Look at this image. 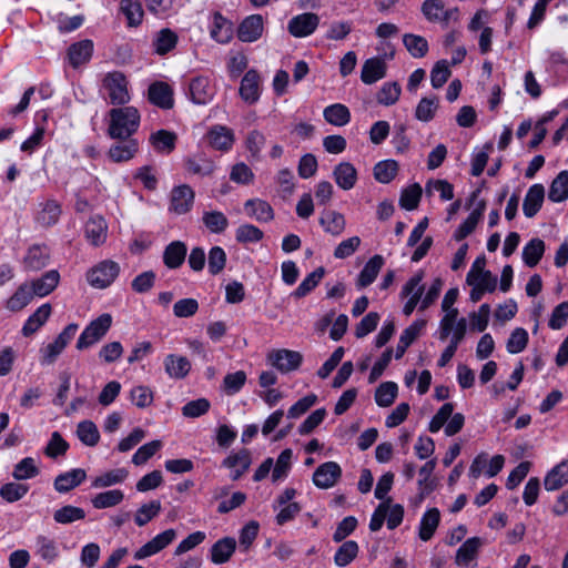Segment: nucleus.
<instances>
[{"mask_svg":"<svg viewBox=\"0 0 568 568\" xmlns=\"http://www.w3.org/2000/svg\"><path fill=\"white\" fill-rule=\"evenodd\" d=\"M108 133L112 139L124 140L140 126V112L135 106L113 108L109 111Z\"/></svg>","mask_w":568,"mask_h":568,"instance_id":"f257e3e1","label":"nucleus"},{"mask_svg":"<svg viewBox=\"0 0 568 568\" xmlns=\"http://www.w3.org/2000/svg\"><path fill=\"white\" fill-rule=\"evenodd\" d=\"M101 93L113 105H125L131 100L129 81L120 71L108 72L103 77Z\"/></svg>","mask_w":568,"mask_h":568,"instance_id":"f03ea898","label":"nucleus"},{"mask_svg":"<svg viewBox=\"0 0 568 568\" xmlns=\"http://www.w3.org/2000/svg\"><path fill=\"white\" fill-rule=\"evenodd\" d=\"M454 404L445 403L433 416L428 424V430L438 433L443 427L446 436L458 434L465 424V416L462 413L454 414Z\"/></svg>","mask_w":568,"mask_h":568,"instance_id":"7ed1b4c3","label":"nucleus"},{"mask_svg":"<svg viewBox=\"0 0 568 568\" xmlns=\"http://www.w3.org/2000/svg\"><path fill=\"white\" fill-rule=\"evenodd\" d=\"M119 273L120 265L116 262L103 260L88 270L85 278L93 288L103 290L115 281Z\"/></svg>","mask_w":568,"mask_h":568,"instance_id":"20e7f679","label":"nucleus"},{"mask_svg":"<svg viewBox=\"0 0 568 568\" xmlns=\"http://www.w3.org/2000/svg\"><path fill=\"white\" fill-rule=\"evenodd\" d=\"M78 331L77 324H69L55 337L53 342L40 348V363L41 365H52L58 357L62 354L64 348L70 344Z\"/></svg>","mask_w":568,"mask_h":568,"instance_id":"39448f33","label":"nucleus"},{"mask_svg":"<svg viewBox=\"0 0 568 568\" xmlns=\"http://www.w3.org/2000/svg\"><path fill=\"white\" fill-rule=\"evenodd\" d=\"M112 316L104 313L91 321L80 334L77 341L78 349H85L98 343L110 329Z\"/></svg>","mask_w":568,"mask_h":568,"instance_id":"423d86ee","label":"nucleus"},{"mask_svg":"<svg viewBox=\"0 0 568 568\" xmlns=\"http://www.w3.org/2000/svg\"><path fill=\"white\" fill-rule=\"evenodd\" d=\"M423 277V273L418 272L409 277L402 287L400 297L406 298V302L403 306V313L406 316L412 315L415 308L420 305V301L423 300V294L425 291Z\"/></svg>","mask_w":568,"mask_h":568,"instance_id":"0eeeda50","label":"nucleus"},{"mask_svg":"<svg viewBox=\"0 0 568 568\" xmlns=\"http://www.w3.org/2000/svg\"><path fill=\"white\" fill-rule=\"evenodd\" d=\"M422 12L428 21L439 22L444 26L459 20V10L457 8L446 9L442 0H425L422 4Z\"/></svg>","mask_w":568,"mask_h":568,"instance_id":"6e6552de","label":"nucleus"},{"mask_svg":"<svg viewBox=\"0 0 568 568\" xmlns=\"http://www.w3.org/2000/svg\"><path fill=\"white\" fill-rule=\"evenodd\" d=\"M216 93L213 80L206 75H196L189 82L187 94L195 104H207Z\"/></svg>","mask_w":568,"mask_h":568,"instance_id":"1a4fd4ad","label":"nucleus"},{"mask_svg":"<svg viewBox=\"0 0 568 568\" xmlns=\"http://www.w3.org/2000/svg\"><path fill=\"white\" fill-rule=\"evenodd\" d=\"M302 361L300 352L286 348L273 349L267 354V362L283 374L297 369Z\"/></svg>","mask_w":568,"mask_h":568,"instance_id":"9d476101","label":"nucleus"},{"mask_svg":"<svg viewBox=\"0 0 568 568\" xmlns=\"http://www.w3.org/2000/svg\"><path fill=\"white\" fill-rule=\"evenodd\" d=\"M320 26V17L313 12H304L294 16L287 23V31L294 38L312 36Z\"/></svg>","mask_w":568,"mask_h":568,"instance_id":"9b49d317","label":"nucleus"},{"mask_svg":"<svg viewBox=\"0 0 568 568\" xmlns=\"http://www.w3.org/2000/svg\"><path fill=\"white\" fill-rule=\"evenodd\" d=\"M175 538L176 531L172 528L158 534L155 537H153L151 540H149L134 552V559L142 560L153 555H156L158 552L166 548Z\"/></svg>","mask_w":568,"mask_h":568,"instance_id":"f8f14e48","label":"nucleus"},{"mask_svg":"<svg viewBox=\"0 0 568 568\" xmlns=\"http://www.w3.org/2000/svg\"><path fill=\"white\" fill-rule=\"evenodd\" d=\"M341 476V466L336 462H326L315 469L313 484L320 489H328L336 485Z\"/></svg>","mask_w":568,"mask_h":568,"instance_id":"ddd939ff","label":"nucleus"},{"mask_svg":"<svg viewBox=\"0 0 568 568\" xmlns=\"http://www.w3.org/2000/svg\"><path fill=\"white\" fill-rule=\"evenodd\" d=\"M194 191L186 184L173 187L170 197V211L175 214L187 213L194 203Z\"/></svg>","mask_w":568,"mask_h":568,"instance_id":"4468645a","label":"nucleus"},{"mask_svg":"<svg viewBox=\"0 0 568 568\" xmlns=\"http://www.w3.org/2000/svg\"><path fill=\"white\" fill-rule=\"evenodd\" d=\"M264 31V19L261 14L246 17L237 28V37L243 42L257 41Z\"/></svg>","mask_w":568,"mask_h":568,"instance_id":"2eb2a0df","label":"nucleus"},{"mask_svg":"<svg viewBox=\"0 0 568 568\" xmlns=\"http://www.w3.org/2000/svg\"><path fill=\"white\" fill-rule=\"evenodd\" d=\"M251 463L250 452L247 449H241L239 452H231L222 462V466L231 470V478L233 480H237L250 468Z\"/></svg>","mask_w":568,"mask_h":568,"instance_id":"dca6fc26","label":"nucleus"},{"mask_svg":"<svg viewBox=\"0 0 568 568\" xmlns=\"http://www.w3.org/2000/svg\"><path fill=\"white\" fill-rule=\"evenodd\" d=\"M84 236L92 246H101L108 237V224L101 215L91 216L84 226Z\"/></svg>","mask_w":568,"mask_h":568,"instance_id":"f3484780","label":"nucleus"},{"mask_svg":"<svg viewBox=\"0 0 568 568\" xmlns=\"http://www.w3.org/2000/svg\"><path fill=\"white\" fill-rule=\"evenodd\" d=\"M207 141L213 149L227 152L234 144V132L225 125H213L207 132Z\"/></svg>","mask_w":568,"mask_h":568,"instance_id":"a211bd4d","label":"nucleus"},{"mask_svg":"<svg viewBox=\"0 0 568 568\" xmlns=\"http://www.w3.org/2000/svg\"><path fill=\"white\" fill-rule=\"evenodd\" d=\"M148 99L149 101L161 108V109H171L173 106V90L172 88L162 81L153 82L148 90Z\"/></svg>","mask_w":568,"mask_h":568,"instance_id":"6ab92c4d","label":"nucleus"},{"mask_svg":"<svg viewBox=\"0 0 568 568\" xmlns=\"http://www.w3.org/2000/svg\"><path fill=\"white\" fill-rule=\"evenodd\" d=\"M260 84L261 79L257 71L248 70L244 74L239 90L242 100H244L248 104L255 103L261 95Z\"/></svg>","mask_w":568,"mask_h":568,"instance_id":"aec40b11","label":"nucleus"},{"mask_svg":"<svg viewBox=\"0 0 568 568\" xmlns=\"http://www.w3.org/2000/svg\"><path fill=\"white\" fill-rule=\"evenodd\" d=\"M484 541L480 537H470L466 539L456 551L455 562L457 566L468 567L476 560Z\"/></svg>","mask_w":568,"mask_h":568,"instance_id":"412c9836","label":"nucleus"},{"mask_svg":"<svg viewBox=\"0 0 568 568\" xmlns=\"http://www.w3.org/2000/svg\"><path fill=\"white\" fill-rule=\"evenodd\" d=\"M333 179L339 189L349 191L356 185L357 170L351 162L343 161L334 168Z\"/></svg>","mask_w":568,"mask_h":568,"instance_id":"4be33fe9","label":"nucleus"},{"mask_svg":"<svg viewBox=\"0 0 568 568\" xmlns=\"http://www.w3.org/2000/svg\"><path fill=\"white\" fill-rule=\"evenodd\" d=\"M233 23L223 17L220 12H215L212 17L210 34L216 42L225 44L233 38Z\"/></svg>","mask_w":568,"mask_h":568,"instance_id":"5701e85b","label":"nucleus"},{"mask_svg":"<svg viewBox=\"0 0 568 568\" xmlns=\"http://www.w3.org/2000/svg\"><path fill=\"white\" fill-rule=\"evenodd\" d=\"M52 307L49 303L39 306L24 322L21 334L29 337L37 333L49 320Z\"/></svg>","mask_w":568,"mask_h":568,"instance_id":"b1692460","label":"nucleus"},{"mask_svg":"<svg viewBox=\"0 0 568 568\" xmlns=\"http://www.w3.org/2000/svg\"><path fill=\"white\" fill-rule=\"evenodd\" d=\"M245 214L260 223H267L274 219V211L268 202L262 199H251L244 203Z\"/></svg>","mask_w":568,"mask_h":568,"instance_id":"393cba45","label":"nucleus"},{"mask_svg":"<svg viewBox=\"0 0 568 568\" xmlns=\"http://www.w3.org/2000/svg\"><path fill=\"white\" fill-rule=\"evenodd\" d=\"M191 362L187 357L178 355V354H169L164 358V369L169 377L174 379H183L185 378L191 371Z\"/></svg>","mask_w":568,"mask_h":568,"instance_id":"a878e982","label":"nucleus"},{"mask_svg":"<svg viewBox=\"0 0 568 568\" xmlns=\"http://www.w3.org/2000/svg\"><path fill=\"white\" fill-rule=\"evenodd\" d=\"M236 549V540L233 537H224L213 544L210 550L211 561L215 565L227 562Z\"/></svg>","mask_w":568,"mask_h":568,"instance_id":"bb28decb","label":"nucleus"},{"mask_svg":"<svg viewBox=\"0 0 568 568\" xmlns=\"http://www.w3.org/2000/svg\"><path fill=\"white\" fill-rule=\"evenodd\" d=\"M87 478V473L82 468H73L58 475L54 479V489L59 493H68L81 485Z\"/></svg>","mask_w":568,"mask_h":568,"instance_id":"cd10ccee","label":"nucleus"},{"mask_svg":"<svg viewBox=\"0 0 568 568\" xmlns=\"http://www.w3.org/2000/svg\"><path fill=\"white\" fill-rule=\"evenodd\" d=\"M568 484V458L554 466L545 476L544 486L548 491H555Z\"/></svg>","mask_w":568,"mask_h":568,"instance_id":"c85d7f7f","label":"nucleus"},{"mask_svg":"<svg viewBox=\"0 0 568 568\" xmlns=\"http://www.w3.org/2000/svg\"><path fill=\"white\" fill-rule=\"evenodd\" d=\"M93 42L89 39L81 40L71 44L68 49V59L73 68H78L87 62L93 53Z\"/></svg>","mask_w":568,"mask_h":568,"instance_id":"c756f323","label":"nucleus"},{"mask_svg":"<svg viewBox=\"0 0 568 568\" xmlns=\"http://www.w3.org/2000/svg\"><path fill=\"white\" fill-rule=\"evenodd\" d=\"M385 264V260L382 255H374L372 256L366 264L364 265L363 270L358 274L356 285L358 288H364L371 285L377 277L378 273L381 272L382 267Z\"/></svg>","mask_w":568,"mask_h":568,"instance_id":"7c9ffc66","label":"nucleus"},{"mask_svg":"<svg viewBox=\"0 0 568 568\" xmlns=\"http://www.w3.org/2000/svg\"><path fill=\"white\" fill-rule=\"evenodd\" d=\"M440 523V511L437 508L427 509L418 525V537L423 541H428L433 538Z\"/></svg>","mask_w":568,"mask_h":568,"instance_id":"2f4dec72","label":"nucleus"},{"mask_svg":"<svg viewBox=\"0 0 568 568\" xmlns=\"http://www.w3.org/2000/svg\"><path fill=\"white\" fill-rule=\"evenodd\" d=\"M60 274L55 270L48 271L40 278L32 281L29 286L34 296L44 297L58 286Z\"/></svg>","mask_w":568,"mask_h":568,"instance_id":"473e14b6","label":"nucleus"},{"mask_svg":"<svg viewBox=\"0 0 568 568\" xmlns=\"http://www.w3.org/2000/svg\"><path fill=\"white\" fill-rule=\"evenodd\" d=\"M320 224L323 230L333 235L339 236L346 227V220L344 215L334 210H325L320 217Z\"/></svg>","mask_w":568,"mask_h":568,"instance_id":"72a5a7b5","label":"nucleus"},{"mask_svg":"<svg viewBox=\"0 0 568 568\" xmlns=\"http://www.w3.org/2000/svg\"><path fill=\"white\" fill-rule=\"evenodd\" d=\"M545 199V187L541 184L531 185L524 199L523 211L525 216L532 217L540 210Z\"/></svg>","mask_w":568,"mask_h":568,"instance_id":"f704fd0d","label":"nucleus"},{"mask_svg":"<svg viewBox=\"0 0 568 568\" xmlns=\"http://www.w3.org/2000/svg\"><path fill=\"white\" fill-rule=\"evenodd\" d=\"M49 257L50 252L47 246L32 245L23 258V265L29 271H39L47 266Z\"/></svg>","mask_w":568,"mask_h":568,"instance_id":"c9c22d12","label":"nucleus"},{"mask_svg":"<svg viewBox=\"0 0 568 568\" xmlns=\"http://www.w3.org/2000/svg\"><path fill=\"white\" fill-rule=\"evenodd\" d=\"M386 75V63L379 58L367 59L361 72V80L365 84H373Z\"/></svg>","mask_w":568,"mask_h":568,"instance_id":"e433bc0d","label":"nucleus"},{"mask_svg":"<svg viewBox=\"0 0 568 568\" xmlns=\"http://www.w3.org/2000/svg\"><path fill=\"white\" fill-rule=\"evenodd\" d=\"M436 467V460L430 459L426 462L418 470V496L423 500L435 489V481L433 479V473Z\"/></svg>","mask_w":568,"mask_h":568,"instance_id":"4c0bfd02","label":"nucleus"},{"mask_svg":"<svg viewBox=\"0 0 568 568\" xmlns=\"http://www.w3.org/2000/svg\"><path fill=\"white\" fill-rule=\"evenodd\" d=\"M176 134L168 130H158L150 135V143L155 152L170 154L175 149Z\"/></svg>","mask_w":568,"mask_h":568,"instance_id":"58836bf2","label":"nucleus"},{"mask_svg":"<svg viewBox=\"0 0 568 568\" xmlns=\"http://www.w3.org/2000/svg\"><path fill=\"white\" fill-rule=\"evenodd\" d=\"M36 554L44 561L51 564L60 556L59 545L53 538L39 535L36 538Z\"/></svg>","mask_w":568,"mask_h":568,"instance_id":"ea45409f","label":"nucleus"},{"mask_svg":"<svg viewBox=\"0 0 568 568\" xmlns=\"http://www.w3.org/2000/svg\"><path fill=\"white\" fill-rule=\"evenodd\" d=\"M425 326V321H415L408 327H406L399 337L396 346L395 358L399 359L404 356L409 345L419 336L420 332Z\"/></svg>","mask_w":568,"mask_h":568,"instance_id":"a19ab883","label":"nucleus"},{"mask_svg":"<svg viewBox=\"0 0 568 568\" xmlns=\"http://www.w3.org/2000/svg\"><path fill=\"white\" fill-rule=\"evenodd\" d=\"M186 245L181 241L171 242L164 250L163 262L169 268H178L186 257Z\"/></svg>","mask_w":568,"mask_h":568,"instance_id":"79ce46f5","label":"nucleus"},{"mask_svg":"<svg viewBox=\"0 0 568 568\" xmlns=\"http://www.w3.org/2000/svg\"><path fill=\"white\" fill-rule=\"evenodd\" d=\"M129 476L125 468H116L95 476L91 481L92 488H106L123 483Z\"/></svg>","mask_w":568,"mask_h":568,"instance_id":"37998d69","label":"nucleus"},{"mask_svg":"<svg viewBox=\"0 0 568 568\" xmlns=\"http://www.w3.org/2000/svg\"><path fill=\"white\" fill-rule=\"evenodd\" d=\"M139 151L136 140H129L125 143H118L109 149L108 156L115 163L128 162L134 158Z\"/></svg>","mask_w":568,"mask_h":568,"instance_id":"c03bdc74","label":"nucleus"},{"mask_svg":"<svg viewBox=\"0 0 568 568\" xmlns=\"http://www.w3.org/2000/svg\"><path fill=\"white\" fill-rule=\"evenodd\" d=\"M545 242L534 237L523 247V261L528 267H535L544 256Z\"/></svg>","mask_w":568,"mask_h":568,"instance_id":"a18cd8bd","label":"nucleus"},{"mask_svg":"<svg viewBox=\"0 0 568 568\" xmlns=\"http://www.w3.org/2000/svg\"><path fill=\"white\" fill-rule=\"evenodd\" d=\"M324 119L335 126H344L351 121L348 108L342 103H334L326 106L323 111Z\"/></svg>","mask_w":568,"mask_h":568,"instance_id":"49530a36","label":"nucleus"},{"mask_svg":"<svg viewBox=\"0 0 568 568\" xmlns=\"http://www.w3.org/2000/svg\"><path fill=\"white\" fill-rule=\"evenodd\" d=\"M203 225L213 234L223 233L229 226L226 215L221 211H204L202 215Z\"/></svg>","mask_w":568,"mask_h":568,"instance_id":"de8ad7c7","label":"nucleus"},{"mask_svg":"<svg viewBox=\"0 0 568 568\" xmlns=\"http://www.w3.org/2000/svg\"><path fill=\"white\" fill-rule=\"evenodd\" d=\"M548 199L551 202L560 203L568 199V171L564 170L552 180Z\"/></svg>","mask_w":568,"mask_h":568,"instance_id":"09e8293b","label":"nucleus"},{"mask_svg":"<svg viewBox=\"0 0 568 568\" xmlns=\"http://www.w3.org/2000/svg\"><path fill=\"white\" fill-rule=\"evenodd\" d=\"M124 499V494L121 489H110L97 494L92 499V506L95 509H105L120 505Z\"/></svg>","mask_w":568,"mask_h":568,"instance_id":"8fccbe9b","label":"nucleus"},{"mask_svg":"<svg viewBox=\"0 0 568 568\" xmlns=\"http://www.w3.org/2000/svg\"><path fill=\"white\" fill-rule=\"evenodd\" d=\"M33 293L28 283L20 285L13 295L7 301V308L12 312L21 311L33 298Z\"/></svg>","mask_w":568,"mask_h":568,"instance_id":"3c124183","label":"nucleus"},{"mask_svg":"<svg viewBox=\"0 0 568 568\" xmlns=\"http://www.w3.org/2000/svg\"><path fill=\"white\" fill-rule=\"evenodd\" d=\"M293 450L286 448L278 455L276 462L273 465L272 480L274 483L280 481L287 477L292 468Z\"/></svg>","mask_w":568,"mask_h":568,"instance_id":"603ef678","label":"nucleus"},{"mask_svg":"<svg viewBox=\"0 0 568 568\" xmlns=\"http://www.w3.org/2000/svg\"><path fill=\"white\" fill-rule=\"evenodd\" d=\"M84 518V509L72 505H65L53 513L54 521L61 525H69Z\"/></svg>","mask_w":568,"mask_h":568,"instance_id":"864d4df0","label":"nucleus"},{"mask_svg":"<svg viewBox=\"0 0 568 568\" xmlns=\"http://www.w3.org/2000/svg\"><path fill=\"white\" fill-rule=\"evenodd\" d=\"M358 544L354 540L343 542L334 555V562L338 567H346L358 555Z\"/></svg>","mask_w":568,"mask_h":568,"instance_id":"5fc2aeb1","label":"nucleus"},{"mask_svg":"<svg viewBox=\"0 0 568 568\" xmlns=\"http://www.w3.org/2000/svg\"><path fill=\"white\" fill-rule=\"evenodd\" d=\"M403 43L413 58H424L428 52V42L422 36L406 33Z\"/></svg>","mask_w":568,"mask_h":568,"instance_id":"6e6d98bb","label":"nucleus"},{"mask_svg":"<svg viewBox=\"0 0 568 568\" xmlns=\"http://www.w3.org/2000/svg\"><path fill=\"white\" fill-rule=\"evenodd\" d=\"M77 436L82 444L90 447L95 446L100 439L99 429L91 420H83L78 424Z\"/></svg>","mask_w":568,"mask_h":568,"instance_id":"4d7b16f0","label":"nucleus"},{"mask_svg":"<svg viewBox=\"0 0 568 568\" xmlns=\"http://www.w3.org/2000/svg\"><path fill=\"white\" fill-rule=\"evenodd\" d=\"M120 10L125 16L130 27L141 24L144 12L139 1L121 0Z\"/></svg>","mask_w":568,"mask_h":568,"instance_id":"13d9d810","label":"nucleus"},{"mask_svg":"<svg viewBox=\"0 0 568 568\" xmlns=\"http://www.w3.org/2000/svg\"><path fill=\"white\" fill-rule=\"evenodd\" d=\"M325 274L323 267H318L310 273L297 286V288L292 293L295 298H301L311 293L321 282Z\"/></svg>","mask_w":568,"mask_h":568,"instance_id":"bf43d9fd","label":"nucleus"},{"mask_svg":"<svg viewBox=\"0 0 568 568\" xmlns=\"http://www.w3.org/2000/svg\"><path fill=\"white\" fill-rule=\"evenodd\" d=\"M398 172V163L395 160H384L375 164L374 178L379 183L392 182Z\"/></svg>","mask_w":568,"mask_h":568,"instance_id":"052dcab7","label":"nucleus"},{"mask_svg":"<svg viewBox=\"0 0 568 568\" xmlns=\"http://www.w3.org/2000/svg\"><path fill=\"white\" fill-rule=\"evenodd\" d=\"M40 473L38 464L32 457L22 458L12 471V476L17 480H26L38 476Z\"/></svg>","mask_w":568,"mask_h":568,"instance_id":"680f3d73","label":"nucleus"},{"mask_svg":"<svg viewBox=\"0 0 568 568\" xmlns=\"http://www.w3.org/2000/svg\"><path fill=\"white\" fill-rule=\"evenodd\" d=\"M398 393L397 384L394 382L382 383L375 392V402L381 407L390 406Z\"/></svg>","mask_w":568,"mask_h":568,"instance_id":"e2e57ef3","label":"nucleus"},{"mask_svg":"<svg viewBox=\"0 0 568 568\" xmlns=\"http://www.w3.org/2000/svg\"><path fill=\"white\" fill-rule=\"evenodd\" d=\"M437 109V98H422L415 109V118L422 122H429L434 119Z\"/></svg>","mask_w":568,"mask_h":568,"instance_id":"0e129e2a","label":"nucleus"},{"mask_svg":"<svg viewBox=\"0 0 568 568\" xmlns=\"http://www.w3.org/2000/svg\"><path fill=\"white\" fill-rule=\"evenodd\" d=\"M178 42V36L170 29H162L156 33L154 39V49L159 54H165L175 48Z\"/></svg>","mask_w":568,"mask_h":568,"instance_id":"69168bd1","label":"nucleus"},{"mask_svg":"<svg viewBox=\"0 0 568 568\" xmlns=\"http://www.w3.org/2000/svg\"><path fill=\"white\" fill-rule=\"evenodd\" d=\"M402 93V88L397 82H385L377 93V102L382 105L395 104Z\"/></svg>","mask_w":568,"mask_h":568,"instance_id":"338daca9","label":"nucleus"},{"mask_svg":"<svg viewBox=\"0 0 568 568\" xmlns=\"http://www.w3.org/2000/svg\"><path fill=\"white\" fill-rule=\"evenodd\" d=\"M161 511V503L159 500H152L148 504H143L135 513L134 521L139 527L145 526Z\"/></svg>","mask_w":568,"mask_h":568,"instance_id":"774afa93","label":"nucleus"}]
</instances>
